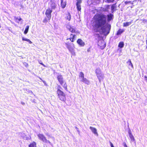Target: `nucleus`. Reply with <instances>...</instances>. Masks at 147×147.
<instances>
[{
    "instance_id": "1",
    "label": "nucleus",
    "mask_w": 147,
    "mask_h": 147,
    "mask_svg": "<svg viewBox=\"0 0 147 147\" xmlns=\"http://www.w3.org/2000/svg\"><path fill=\"white\" fill-rule=\"evenodd\" d=\"M95 23L93 26L96 29V32H100L98 29L100 28V30L103 33H106L105 28L103 27L107 22L106 16L103 13H99L95 15L93 18Z\"/></svg>"
},
{
    "instance_id": "2",
    "label": "nucleus",
    "mask_w": 147,
    "mask_h": 147,
    "mask_svg": "<svg viewBox=\"0 0 147 147\" xmlns=\"http://www.w3.org/2000/svg\"><path fill=\"white\" fill-rule=\"evenodd\" d=\"M62 88L61 86L59 85L57 88L56 91L57 96L59 99L62 101H65L66 100V95L65 93L62 91Z\"/></svg>"
},
{
    "instance_id": "3",
    "label": "nucleus",
    "mask_w": 147,
    "mask_h": 147,
    "mask_svg": "<svg viewBox=\"0 0 147 147\" xmlns=\"http://www.w3.org/2000/svg\"><path fill=\"white\" fill-rule=\"evenodd\" d=\"M57 78L60 84L63 87L65 90H67V84L66 82L64 80L62 75H58Z\"/></svg>"
},
{
    "instance_id": "4",
    "label": "nucleus",
    "mask_w": 147,
    "mask_h": 147,
    "mask_svg": "<svg viewBox=\"0 0 147 147\" xmlns=\"http://www.w3.org/2000/svg\"><path fill=\"white\" fill-rule=\"evenodd\" d=\"M65 44L66 47L71 55L75 56L76 55V53L75 52V45L73 43H71L69 42H66Z\"/></svg>"
},
{
    "instance_id": "5",
    "label": "nucleus",
    "mask_w": 147,
    "mask_h": 147,
    "mask_svg": "<svg viewBox=\"0 0 147 147\" xmlns=\"http://www.w3.org/2000/svg\"><path fill=\"white\" fill-rule=\"evenodd\" d=\"M37 136L38 139L42 141L43 142L45 143L51 144V142L47 140L46 138L43 134H37Z\"/></svg>"
},
{
    "instance_id": "6",
    "label": "nucleus",
    "mask_w": 147,
    "mask_h": 147,
    "mask_svg": "<svg viewBox=\"0 0 147 147\" xmlns=\"http://www.w3.org/2000/svg\"><path fill=\"white\" fill-rule=\"evenodd\" d=\"M95 73L99 81H100L103 78L101 69L99 68H97L95 70Z\"/></svg>"
},
{
    "instance_id": "7",
    "label": "nucleus",
    "mask_w": 147,
    "mask_h": 147,
    "mask_svg": "<svg viewBox=\"0 0 147 147\" xmlns=\"http://www.w3.org/2000/svg\"><path fill=\"white\" fill-rule=\"evenodd\" d=\"M52 10L50 8L48 7L46 10L45 14L46 17L48 18V20L49 21L51 17V13L52 12Z\"/></svg>"
},
{
    "instance_id": "8",
    "label": "nucleus",
    "mask_w": 147,
    "mask_h": 147,
    "mask_svg": "<svg viewBox=\"0 0 147 147\" xmlns=\"http://www.w3.org/2000/svg\"><path fill=\"white\" fill-rule=\"evenodd\" d=\"M66 27L67 29L72 33H80V32H79L76 31L75 29L71 27L69 24H68L67 25Z\"/></svg>"
},
{
    "instance_id": "9",
    "label": "nucleus",
    "mask_w": 147,
    "mask_h": 147,
    "mask_svg": "<svg viewBox=\"0 0 147 147\" xmlns=\"http://www.w3.org/2000/svg\"><path fill=\"white\" fill-rule=\"evenodd\" d=\"M77 2L76 3V5L77 7V10L78 11H80L81 9V6L80 4L82 2V0H76Z\"/></svg>"
},
{
    "instance_id": "10",
    "label": "nucleus",
    "mask_w": 147,
    "mask_h": 147,
    "mask_svg": "<svg viewBox=\"0 0 147 147\" xmlns=\"http://www.w3.org/2000/svg\"><path fill=\"white\" fill-rule=\"evenodd\" d=\"M77 43L81 47H83L84 46L85 44L84 42L80 38L78 39L77 41Z\"/></svg>"
},
{
    "instance_id": "11",
    "label": "nucleus",
    "mask_w": 147,
    "mask_h": 147,
    "mask_svg": "<svg viewBox=\"0 0 147 147\" xmlns=\"http://www.w3.org/2000/svg\"><path fill=\"white\" fill-rule=\"evenodd\" d=\"M70 37L69 38H67L66 40H69L71 42H74L75 40V38L76 37V35L75 34H71L70 35Z\"/></svg>"
},
{
    "instance_id": "12",
    "label": "nucleus",
    "mask_w": 147,
    "mask_h": 147,
    "mask_svg": "<svg viewBox=\"0 0 147 147\" xmlns=\"http://www.w3.org/2000/svg\"><path fill=\"white\" fill-rule=\"evenodd\" d=\"M128 133L129 134V136L132 141H134L135 140L134 137L133 135L131 132L130 129H129L128 130Z\"/></svg>"
},
{
    "instance_id": "13",
    "label": "nucleus",
    "mask_w": 147,
    "mask_h": 147,
    "mask_svg": "<svg viewBox=\"0 0 147 147\" xmlns=\"http://www.w3.org/2000/svg\"><path fill=\"white\" fill-rule=\"evenodd\" d=\"M116 3H114L111 5V7L112 12L113 13L114 11L117 10V5H116Z\"/></svg>"
},
{
    "instance_id": "14",
    "label": "nucleus",
    "mask_w": 147,
    "mask_h": 147,
    "mask_svg": "<svg viewBox=\"0 0 147 147\" xmlns=\"http://www.w3.org/2000/svg\"><path fill=\"white\" fill-rule=\"evenodd\" d=\"M56 5L55 3L53 1H51V10L55 9L56 7Z\"/></svg>"
},
{
    "instance_id": "15",
    "label": "nucleus",
    "mask_w": 147,
    "mask_h": 147,
    "mask_svg": "<svg viewBox=\"0 0 147 147\" xmlns=\"http://www.w3.org/2000/svg\"><path fill=\"white\" fill-rule=\"evenodd\" d=\"M63 1L64 0H61V6L63 9L65 7L67 4L66 1Z\"/></svg>"
},
{
    "instance_id": "16",
    "label": "nucleus",
    "mask_w": 147,
    "mask_h": 147,
    "mask_svg": "<svg viewBox=\"0 0 147 147\" xmlns=\"http://www.w3.org/2000/svg\"><path fill=\"white\" fill-rule=\"evenodd\" d=\"M113 17V15L111 13H109L107 15V21L109 22L112 20Z\"/></svg>"
},
{
    "instance_id": "17",
    "label": "nucleus",
    "mask_w": 147,
    "mask_h": 147,
    "mask_svg": "<svg viewBox=\"0 0 147 147\" xmlns=\"http://www.w3.org/2000/svg\"><path fill=\"white\" fill-rule=\"evenodd\" d=\"M65 18L66 20L70 21L71 19V15L70 12H68L65 14Z\"/></svg>"
},
{
    "instance_id": "18",
    "label": "nucleus",
    "mask_w": 147,
    "mask_h": 147,
    "mask_svg": "<svg viewBox=\"0 0 147 147\" xmlns=\"http://www.w3.org/2000/svg\"><path fill=\"white\" fill-rule=\"evenodd\" d=\"M98 46L101 49H103L105 47L106 45L104 42H102L101 44L99 43L98 44Z\"/></svg>"
},
{
    "instance_id": "19",
    "label": "nucleus",
    "mask_w": 147,
    "mask_h": 147,
    "mask_svg": "<svg viewBox=\"0 0 147 147\" xmlns=\"http://www.w3.org/2000/svg\"><path fill=\"white\" fill-rule=\"evenodd\" d=\"M127 63L128 65V66L129 68H133L134 67L132 63H131V60L130 59H129L128 60L127 62Z\"/></svg>"
},
{
    "instance_id": "20",
    "label": "nucleus",
    "mask_w": 147,
    "mask_h": 147,
    "mask_svg": "<svg viewBox=\"0 0 147 147\" xmlns=\"http://www.w3.org/2000/svg\"><path fill=\"white\" fill-rule=\"evenodd\" d=\"M80 81L81 82H84L87 84H89L90 83L89 81L85 78L83 79H81Z\"/></svg>"
},
{
    "instance_id": "21",
    "label": "nucleus",
    "mask_w": 147,
    "mask_h": 147,
    "mask_svg": "<svg viewBox=\"0 0 147 147\" xmlns=\"http://www.w3.org/2000/svg\"><path fill=\"white\" fill-rule=\"evenodd\" d=\"M28 147H37L36 143L34 141L32 142L29 145Z\"/></svg>"
},
{
    "instance_id": "22",
    "label": "nucleus",
    "mask_w": 147,
    "mask_h": 147,
    "mask_svg": "<svg viewBox=\"0 0 147 147\" xmlns=\"http://www.w3.org/2000/svg\"><path fill=\"white\" fill-rule=\"evenodd\" d=\"M90 128L94 134H98L97 130L96 128L90 126Z\"/></svg>"
},
{
    "instance_id": "23",
    "label": "nucleus",
    "mask_w": 147,
    "mask_h": 147,
    "mask_svg": "<svg viewBox=\"0 0 147 147\" xmlns=\"http://www.w3.org/2000/svg\"><path fill=\"white\" fill-rule=\"evenodd\" d=\"M133 20H131L130 22H124L123 23V27H127L130 25L132 22Z\"/></svg>"
},
{
    "instance_id": "24",
    "label": "nucleus",
    "mask_w": 147,
    "mask_h": 147,
    "mask_svg": "<svg viewBox=\"0 0 147 147\" xmlns=\"http://www.w3.org/2000/svg\"><path fill=\"white\" fill-rule=\"evenodd\" d=\"M124 31V30L123 29H119L117 32L116 35H118L121 34Z\"/></svg>"
},
{
    "instance_id": "25",
    "label": "nucleus",
    "mask_w": 147,
    "mask_h": 147,
    "mask_svg": "<svg viewBox=\"0 0 147 147\" xmlns=\"http://www.w3.org/2000/svg\"><path fill=\"white\" fill-rule=\"evenodd\" d=\"M124 46V42H123L121 41V42H120L119 43V45H118V47L119 48H121L123 47Z\"/></svg>"
},
{
    "instance_id": "26",
    "label": "nucleus",
    "mask_w": 147,
    "mask_h": 147,
    "mask_svg": "<svg viewBox=\"0 0 147 147\" xmlns=\"http://www.w3.org/2000/svg\"><path fill=\"white\" fill-rule=\"evenodd\" d=\"M22 40L27 41L29 44H31L32 43V42L29 39L25 38L24 37H22Z\"/></svg>"
},
{
    "instance_id": "27",
    "label": "nucleus",
    "mask_w": 147,
    "mask_h": 147,
    "mask_svg": "<svg viewBox=\"0 0 147 147\" xmlns=\"http://www.w3.org/2000/svg\"><path fill=\"white\" fill-rule=\"evenodd\" d=\"M29 26L28 25L26 26V28L24 32V33L25 34H26L28 33L29 29Z\"/></svg>"
},
{
    "instance_id": "28",
    "label": "nucleus",
    "mask_w": 147,
    "mask_h": 147,
    "mask_svg": "<svg viewBox=\"0 0 147 147\" xmlns=\"http://www.w3.org/2000/svg\"><path fill=\"white\" fill-rule=\"evenodd\" d=\"M84 74L82 72H80V73L79 75V77L80 79L81 78H84Z\"/></svg>"
},
{
    "instance_id": "29",
    "label": "nucleus",
    "mask_w": 147,
    "mask_h": 147,
    "mask_svg": "<svg viewBox=\"0 0 147 147\" xmlns=\"http://www.w3.org/2000/svg\"><path fill=\"white\" fill-rule=\"evenodd\" d=\"M14 18L16 21L18 20V21H20L22 20V19L20 17L19 18H18V17L15 16Z\"/></svg>"
},
{
    "instance_id": "30",
    "label": "nucleus",
    "mask_w": 147,
    "mask_h": 147,
    "mask_svg": "<svg viewBox=\"0 0 147 147\" xmlns=\"http://www.w3.org/2000/svg\"><path fill=\"white\" fill-rule=\"evenodd\" d=\"M48 21H49L48 20V18L46 17V18H45L43 20V22L44 23H46Z\"/></svg>"
},
{
    "instance_id": "31",
    "label": "nucleus",
    "mask_w": 147,
    "mask_h": 147,
    "mask_svg": "<svg viewBox=\"0 0 147 147\" xmlns=\"http://www.w3.org/2000/svg\"><path fill=\"white\" fill-rule=\"evenodd\" d=\"M115 0H106L108 3H112L114 2Z\"/></svg>"
},
{
    "instance_id": "32",
    "label": "nucleus",
    "mask_w": 147,
    "mask_h": 147,
    "mask_svg": "<svg viewBox=\"0 0 147 147\" xmlns=\"http://www.w3.org/2000/svg\"><path fill=\"white\" fill-rule=\"evenodd\" d=\"M91 47H90L87 50V51L88 52H89L91 51Z\"/></svg>"
},
{
    "instance_id": "33",
    "label": "nucleus",
    "mask_w": 147,
    "mask_h": 147,
    "mask_svg": "<svg viewBox=\"0 0 147 147\" xmlns=\"http://www.w3.org/2000/svg\"><path fill=\"white\" fill-rule=\"evenodd\" d=\"M109 143L111 147H114L113 143L110 141H109Z\"/></svg>"
},
{
    "instance_id": "34",
    "label": "nucleus",
    "mask_w": 147,
    "mask_h": 147,
    "mask_svg": "<svg viewBox=\"0 0 147 147\" xmlns=\"http://www.w3.org/2000/svg\"><path fill=\"white\" fill-rule=\"evenodd\" d=\"M93 2H96L97 1H99L100 0H91Z\"/></svg>"
},
{
    "instance_id": "35",
    "label": "nucleus",
    "mask_w": 147,
    "mask_h": 147,
    "mask_svg": "<svg viewBox=\"0 0 147 147\" xmlns=\"http://www.w3.org/2000/svg\"><path fill=\"white\" fill-rule=\"evenodd\" d=\"M124 146V147H127V146L125 142L123 143Z\"/></svg>"
},
{
    "instance_id": "36",
    "label": "nucleus",
    "mask_w": 147,
    "mask_h": 147,
    "mask_svg": "<svg viewBox=\"0 0 147 147\" xmlns=\"http://www.w3.org/2000/svg\"><path fill=\"white\" fill-rule=\"evenodd\" d=\"M131 2V1H125V4H127L128 3H130Z\"/></svg>"
},
{
    "instance_id": "37",
    "label": "nucleus",
    "mask_w": 147,
    "mask_h": 147,
    "mask_svg": "<svg viewBox=\"0 0 147 147\" xmlns=\"http://www.w3.org/2000/svg\"><path fill=\"white\" fill-rule=\"evenodd\" d=\"M95 35L96 36H97L98 37H100L99 34H96Z\"/></svg>"
},
{
    "instance_id": "38",
    "label": "nucleus",
    "mask_w": 147,
    "mask_h": 147,
    "mask_svg": "<svg viewBox=\"0 0 147 147\" xmlns=\"http://www.w3.org/2000/svg\"><path fill=\"white\" fill-rule=\"evenodd\" d=\"M109 32V30L106 33V34H108Z\"/></svg>"
},
{
    "instance_id": "39",
    "label": "nucleus",
    "mask_w": 147,
    "mask_h": 147,
    "mask_svg": "<svg viewBox=\"0 0 147 147\" xmlns=\"http://www.w3.org/2000/svg\"><path fill=\"white\" fill-rule=\"evenodd\" d=\"M40 64H41V65H44V64H43V63H40Z\"/></svg>"
},
{
    "instance_id": "40",
    "label": "nucleus",
    "mask_w": 147,
    "mask_h": 147,
    "mask_svg": "<svg viewBox=\"0 0 147 147\" xmlns=\"http://www.w3.org/2000/svg\"><path fill=\"white\" fill-rule=\"evenodd\" d=\"M84 78H84H81L80 79H83Z\"/></svg>"
},
{
    "instance_id": "41",
    "label": "nucleus",
    "mask_w": 147,
    "mask_h": 147,
    "mask_svg": "<svg viewBox=\"0 0 147 147\" xmlns=\"http://www.w3.org/2000/svg\"><path fill=\"white\" fill-rule=\"evenodd\" d=\"M42 82H43L44 83H45V81H43V80H42Z\"/></svg>"
},
{
    "instance_id": "42",
    "label": "nucleus",
    "mask_w": 147,
    "mask_h": 147,
    "mask_svg": "<svg viewBox=\"0 0 147 147\" xmlns=\"http://www.w3.org/2000/svg\"><path fill=\"white\" fill-rule=\"evenodd\" d=\"M109 26H110V27H111L110 25H109Z\"/></svg>"
}]
</instances>
